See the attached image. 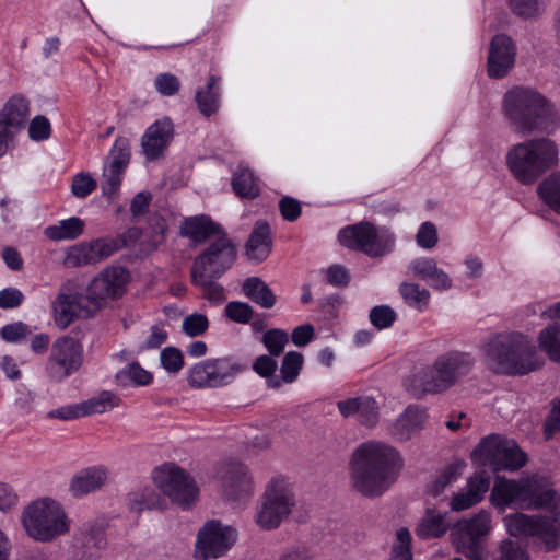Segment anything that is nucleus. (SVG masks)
<instances>
[{
  "instance_id": "48",
  "label": "nucleus",
  "mask_w": 560,
  "mask_h": 560,
  "mask_svg": "<svg viewBox=\"0 0 560 560\" xmlns=\"http://www.w3.org/2000/svg\"><path fill=\"white\" fill-rule=\"evenodd\" d=\"M260 341L271 357H279L289 342V335L282 329L272 328L262 334Z\"/></svg>"
},
{
  "instance_id": "2",
  "label": "nucleus",
  "mask_w": 560,
  "mask_h": 560,
  "mask_svg": "<svg viewBox=\"0 0 560 560\" xmlns=\"http://www.w3.org/2000/svg\"><path fill=\"white\" fill-rule=\"evenodd\" d=\"M502 108L511 126L523 135L551 132L560 121L555 106L530 88L515 86L509 90L503 96Z\"/></svg>"
},
{
  "instance_id": "16",
  "label": "nucleus",
  "mask_w": 560,
  "mask_h": 560,
  "mask_svg": "<svg viewBox=\"0 0 560 560\" xmlns=\"http://www.w3.org/2000/svg\"><path fill=\"white\" fill-rule=\"evenodd\" d=\"M236 256V246L223 232L195 259L191 272L221 277L234 264Z\"/></svg>"
},
{
  "instance_id": "26",
  "label": "nucleus",
  "mask_w": 560,
  "mask_h": 560,
  "mask_svg": "<svg viewBox=\"0 0 560 560\" xmlns=\"http://www.w3.org/2000/svg\"><path fill=\"white\" fill-rule=\"evenodd\" d=\"M404 387L413 398H422L427 394L443 393L432 364L406 376Z\"/></svg>"
},
{
  "instance_id": "43",
  "label": "nucleus",
  "mask_w": 560,
  "mask_h": 560,
  "mask_svg": "<svg viewBox=\"0 0 560 560\" xmlns=\"http://www.w3.org/2000/svg\"><path fill=\"white\" fill-rule=\"evenodd\" d=\"M91 242H83L71 246L65 257L68 267H81L97 264Z\"/></svg>"
},
{
  "instance_id": "23",
  "label": "nucleus",
  "mask_w": 560,
  "mask_h": 560,
  "mask_svg": "<svg viewBox=\"0 0 560 560\" xmlns=\"http://www.w3.org/2000/svg\"><path fill=\"white\" fill-rule=\"evenodd\" d=\"M428 418L425 407L409 405L390 424L389 433L397 441H408L424 429Z\"/></svg>"
},
{
  "instance_id": "22",
  "label": "nucleus",
  "mask_w": 560,
  "mask_h": 560,
  "mask_svg": "<svg viewBox=\"0 0 560 560\" xmlns=\"http://www.w3.org/2000/svg\"><path fill=\"white\" fill-rule=\"evenodd\" d=\"M174 136V126L170 118L158 119L148 127L141 138V148L147 160L154 161L161 158Z\"/></svg>"
},
{
  "instance_id": "7",
  "label": "nucleus",
  "mask_w": 560,
  "mask_h": 560,
  "mask_svg": "<svg viewBox=\"0 0 560 560\" xmlns=\"http://www.w3.org/2000/svg\"><path fill=\"white\" fill-rule=\"evenodd\" d=\"M295 503L293 483L289 478L272 477L265 487L256 523L262 529H275L292 513Z\"/></svg>"
},
{
  "instance_id": "60",
  "label": "nucleus",
  "mask_w": 560,
  "mask_h": 560,
  "mask_svg": "<svg viewBox=\"0 0 560 560\" xmlns=\"http://www.w3.org/2000/svg\"><path fill=\"white\" fill-rule=\"evenodd\" d=\"M97 186L96 180L88 173H79L73 177L71 192L80 199L86 198Z\"/></svg>"
},
{
  "instance_id": "61",
  "label": "nucleus",
  "mask_w": 560,
  "mask_h": 560,
  "mask_svg": "<svg viewBox=\"0 0 560 560\" xmlns=\"http://www.w3.org/2000/svg\"><path fill=\"white\" fill-rule=\"evenodd\" d=\"M209 326V320L203 314H191L184 318L183 330L190 337L202 335Z\"/></svg>"
},
{
  "instance_id": "28",
  "label": "nucleus",
  "mask_w": 560,
  "mask_h": 560,
  "mask_svg": "<svg viewBox=\"0 0 560 560\" xmlns=\"http://www.w3.org/2000/svg\"><path fill=\"white\" fill-rule=\"evenodd\" d=\"M30 118V107L26 98L20 95L10 97L0 110V127L19 133Z\"/></svg>"
},
{
  "instance_id": "5",
  "label": "nucleus",
  "mask_w": 560,
  "mask_h": 560,
  "mask_svg": "<svg viewBox=\"0 0 560 560\" xmlns=\"http://www.w3.org/2000/svg\"><path fill=\"white\" fill-rule=\"evenodd\" d=\"M558 163V148L547 138L532 139L513 145L506 153V165L517 182L534 184Z\"/></svg>"
},
{
  "instance_id": "12",
  "label": "nucleus",
  "mask_w": 560,
  "mask_h": 560,
  "mask_svg": "<svg viewBox=\"0 0 560 560\" xmlns=\"http://www.w3.org/2000/svg\"><path fill=\"white\" fill-rule=\"evenodd\" d=\"M245 370V365L231 357L206 359L188 371V384L192 388H217L233 382Z\"/></svg>"
},
{
  "instance_id": "6",
  "label": "nucleus",
  "mask_w": 560,
  "mask_h": 560,
  "mask_svg": "<svg viewBox=\"0 0 560 560\" xmlns=\"http://www.w3.org/2000/svg\"><path fill=\"white\" fill-rule=\"evenodd\" d=\"M26 535L38 542H51L70 532L71 521L62 505L49 498L35 500L21 513Z\"/></svg>"
},
{
  "instance_id": "41",
  "label": "nucleus",
  "mask_w": 560,
  "mask_h": 560,
  "mask_svg": "<svg viewBox=\"0 0 560 560\" xmlns=\"http://www.w3.org/2000/svg\"><path fill=\"white\" fill-rule=\"evenodd\" d=\"M399 293L405 303L420 312L428 308L430 302V292L413 282H402L399 285Z\"/></svg>"
},
{
  "instance_id": "3",
  "label": "nucleus",
  "mask_w": 560,
  "mask_h": 560,
  "mask_svg": "<svg viewBox=\"0 0 560 560\" xmlns=\"http://www.w3.org/2000/svg\"><path fill=\"white\" fill-rule=\"evenodd\" d=\"M482 353L490 370L506 375L528 374L540 369L545 362L535 345L520 332L492 336L482 346Z\"/></svg>"
},
{
  "instance_id": "30",
  "label": "nucleus",
  "mask_w": 560,
  "mask_h": 560,
  "mask_svg": "<svg viewBox=\"0 0 560 560\" xmlns=\"http://www.w3.org/2000/svg\"><path fill=\"white\" fill-rule=\"evenodd\" d=\"M108 479L105 466H92L72 478L70 491L74 497H83L101 489Z\"/></svg>"
},
{
  "instance_id": "45",
  "label": "nucleus",
  "mask_w": 560,
  "mask_h": 560,
  "mask_svg": "<svg viewBox=\"0 0 560 560\" xmlns=\"http://www.w3.org/2000/svg\"><path fill=\"white\" fill-rule=\"evenodd\" d=\"M167 231V223L161 217H154L150 222V231L148 235L141 241L142 249L151 252L156 249L165 241V233Z\"/></svg>"
},
{
  "instance_id": "20",
  "label": "nucleus",
  "mask_w": 560,
  "mask_h": 560,
  "mask_svg": "<svg viewBox=\"0 0 560 560\" xmlns=\"http://www.w3.org/2000/svg\"><path fill=\"white\" fill-rule=\"evenodd\" d=\"M106 544L103 528L96 523L86 522L73 536V551L70 560H95Z\"/></svg>"
},
{
  "instance_id": "52",
  "label": "nucleus",
  "mask_w": 560,
  "mask_h": 560,
  "mask_svg": "<svg viewBox=\"0 0 560 560\" xmlns=\"http://www.w3.org/2000/svg\"><path fill=\"white\" fill-rule=\"evenodd\" d=\"M304 358L302 353L298 351L288 352L280 368L281 378L284 383H293L303 366Z\"/></svg>"
},
{
  "instance_id": "34",
  "label": "nucleus",
  "mask_w": 560,
  "mask_h": 560,
  "mask_svg": "<svg viewBox=\"0 0 560 560\" xmlns=\"http://www.w3.org/2000/svg\"><path fill=\"white\" fill-rule=\"evenodd\" d=\"M448 529L445 514L428 509L416 527V534L422 539L439 538Z\"/></svg>"
},
{
  "instance_id": "59",
  "label": "nucleus",
  "mask_w": 560,
  "mask_h": 560,
  "mask_svg": "<svg viewBox=\"0 0 560 560\" xmlns=\"http://www.w3.org/2000/svg\"><path fill=\"white\" fill-rule=\"evenodd\" d=\"M439 241L438 229L430 221L423 222L416 234V243L423 249H431L436 246Z\"/></svg>"
},
{
  "instance_id": "1",
  "label": "nucleus",
  "mask_w": 560,
  "mask_h": 560,
  "mask_svg": "<svg viewBox=\"0 0 560 560\" xmlns=\"http://www.w3.org/2000/svg\"><path fill=\"white\" fill-rule=\"evenodd\" d=\"M398 452L390 445L369 441L361 444L350 460L352 488L365 498L383 495L394 483Z\"/></svg>"
},
{
  "instance_id": "9",
  "label": "nucleus",
  "mask_w": 560,
  "mask_h": 560,
  "mask_svg": "<svg viewBox=\"0 0 560 560\" xmlns=\"http://www.w3.org/2000/svg\"><path fill=\"white\" fill-rule=\"evenodd\" d=\"M339 241L343 246L361 250L370 257H381L393 249L395 235L386 228L360 222L343 228L339 232Z\"/></svg>"
},
{
  "instance_id": "57",
  "label": "nucleus",
  "mask_w": 560,
  "mask_h": 560,
  "mask_svg": "<svg viewBox=\"0 0 560 560\" xmlns=\"http://www.w3.org/2000/svg\"><path fill=\"white\" fill-rule=\"evenodd\" d=\"M463 468V463L448 465L433 483L431 490L433 495H439L448 485L455 481L460 476Z\"/></svg>"
},
{
  "instance_id": "54",
  "label": "nucleus",
  "mask_w": 560,
  "mask_h": 560,
  "mask_svg": "<svg viewBox=\"0 0 560 560\" xmlns=\"http://www.w3.org/2000/svg\"><path fill=\"white\" fill-rule=\"evenodd\" d=\"M277 366V361L270 354H261L253 363V370L261 377L269 378L267 383L272 388H278L281 385V381L273 376Z\"/></svg>"
},
{
  "instance_id": "17",
  "label": "nucleus",
  "mask_w": 560,
  "mask_h": 560,
  "mask_svg": "<svg viewBox=\"0 0 560 560\" xmlns=\"http://www.w3.org/2000/svg\"><path fill=\"white\" fill-rule=\"evenodd\" d=\"M129 281V272L120 266H109L103 269L86 288V292L97 312L109 301L120 298Z\"/></svg>"
},
{
  "instance_id": "63",
  "label": "nucleus",
  "mask_w": 560,
  "mask_h": 560,
  "mask_svg": "<svg viewBox=\"0 0 560 560\" xmlns=\"http://www.w3.org/2000/svg\"><path fill=\"white\" fill-rule=\"evenodd\" d=\"M156 91L164 96L175 95L180 86L178 79L172 73H161L154 81Z\"/></svg>"
},
{
  "instance_id": "56",
  "label": "nucleus",
  "mask_w": 560,
  "mask_h": 560,
  "mask_svg": "<svg viewBox=\"0 0 560 560\" xmlns=\"http://www.w3.org/2000/svg\"><path fill=\"white\" fill-rule=\"evenodd\" d=\"M396 318V312L388 305L374 306L370 312V320L377 329L390 327Z\"/></svg>"
},
{
  "instance_id": "24",
  "label": "nucleus",
  "mask_w": 560,
  "mask_h": 560,
  "mask_svg": "<svg viewBox=\"0 0 560 560\" xmlns=\"http://www.w3.org/2000/svg\"><path fill=\"white\" fill-rule=\"evenodd\" d=\"M408 271L412 273L413 277L425 281L434 290L446 291L453 287L451 277L438 266L434 258H416L408 265Z\"/></svg>"
},
{
  "instance_id": "64",
  "label": "nucleus",
  "mask_w": 560,
  "mask_h": 560,
  "mask_svg": "<svg viewBox=\"0 0 560 560\" xmlns=\"http://www.w3.org/2000/svg\"><path fill=\"white\" fill-rule=\"evenodd\" d=\"M497 560H528V557L516 542L505 540L500 545V557Z\"/></svg>"
},
{
  "instance_id": "46",
  "label": "nucleus",
  "mask_w": 560,
  "mask_h": 560,
  "mask_svg": "<svg viewBox=\"0 0 560 560\" xmlns=\"http://www.w3.org/2000/svg\"><path fill=\"white\" fill-rule=\"evenodd\" d=\"M124 173H125V171H122V170L113 167L107 164L105 165L103 175H102L103 178H102L101 188H102L103 195L107 199L113 200L118 196L120 185L122 182Z\"/></svg>"
},
{
  "instance_id": "62",
  "label": "nucleus",
  "mask_w": 560,
  "mask_h": 560,
  "mask_svg": "<svg viewBox=\"0 0 560 560\" xmlns=\"http://www.w3.org/2000/svg\"><path fill=\"white\" fill-rule=\"evenodd\" d=\"M30 334V327L22 322L5 325L0 329L1 338L8 342H19Z\"/></svg>"
},
{
  "instance_id": "35",
  "label": "nucleus",
  "mask_w": 560,
  "mask_h": 560,
  "mask_svg": "<svg viewBox=\"0 0 560 560\" xmlns=\"http://www.w3.org/2000/svg\"><path fill=\"white\" fill-rule=\"evenodd\" d=\"M242 289L247 298L264 308H271L276 303V295L260 278H247Z\"/></svg>"
},
{
  "instance_id": "8",
  "label": "nucleus",
  "mask_w": 560,
  "mask_h": 560,
  "mask_svg": "<svg viewBox=\"0 0 560 560\" xmlns=\"http://www.w3.org/2000/svg\"><path fill=\"white\" fill-rule=\"evenodd\" d=\"M97 313L88 292L83 294L73 280L62 283L51 302V316L59 329L68 328L75 319L92 318Z\"/></svg>"
},
{
  "instance_id": "14",
  "label": "nucleus",
  "mask_w": 560,
  "mask_h": 560,
  "mask_svg": "<svg viewBox=\"0 0 560 560\" xmlns=\"http://www.w3.org/2000/svg\"><path fill=\"white\" fill-rule=\"evenodd\" d=\"M82 363V345L72 337L63 336L54 341L45 372L50 380L61 382L79 371Z\"/></svg>"
},
{
  "instance_id": "39",
  "label": "nucleus",
  "mask_w": 560,
  "mask_h": 560,
  "mask_svg": "<svg viewBox=\"0 0 560 560\" xmlns=\"http://www.w3.org/2000/svg\"><path fill=\"white\" fill-rule=\"evenodd\" d=\"M538 195L560 215V171L551 173L539 184Z\"/></svg>"
},
{
  "instance_id": "11",
  "label": "nucleus",
  "mask_w": 560,
  "mask_h": 560,
  "mask_svg": "<svg viewBox=\"0 0 560 560\" xmlns=\"http://www.w3.org/2000/svg\"><path fill=\"white\" fill-rule=\"evenodd\" d=\"M156 488L172 502L182 506H190L197 499L198 488L187 471L173 463H165L152 472Z\"/></svg>"
},
{
  "instance_id": "42",
  "label": "nucleus",
  "mask_w": 560,
  "mask_h": 560,
  "mask_svg": "<svg viewBox=\"0 0 560 560\" xmlns=\"http://www.w3.org/2000/svg\"><path fill=\"white\" fill-rule=\"evenodd\" d=\"M217 278L209 273L191 272L192 283L201 288L203 296L213 303L220 304L225 301V294L223 287L213 281Z\"/></svg>"
},
{
  "instance_id": "55",
  "label": "nucleus",
  "mask_w": 560,
  "mask_h": 560,
  "mask_svg": "<svg viewBox=\"0 0 560 560\" xmlns=\"http://www.w3.org/2000/svg\"><path fill=\"white\" fill-rule=\"evenodd\" d=\"M225 316L235 323L247 324L253 317V307L244 302H229L224 308Z\"/></svg>"
},
{
  "instance_id": "49",
  "label": "nucleus",
  "mask_w": 560,
  "mask_h": 560,
  "mask_svg": "<svg viewBox=\"0 0 560 560\" xmlns=\"http://www.w3.org/2000/svg\"><path fill=\"white\" fill-rule=\"evenodd\" d=\"M514 14L523 19H535L545 11L544 0H508Z\"/></svg>"
},
{
  "instance_id": "29",
  "label": "nucleus",
  "mask_w": 560,
  "mask_h": 560,
  "mask_svg": "<svg viewBox=\"0 0 560 560\" xmlns=\"http://www.w3.org/2000/svg\"><path fill=\"white\" fill-rule=\"evenodd\" d=\"M271 233L267 222L258 221L245 245V255L248 260L260 262L265 260L271 252Z\"/></svg>"
},
{
  "instance_id": "32",
  "label": "nucleus",
  "mask_w": 560,
  "mask_h": 560,
  "mask_svg": "<svg viewBox=\"0 0 560 560\" xmlns=\"http://www.w3.org/2000/svg\"><path fill=\"white\" fill-rule=\"evenodd\" d=\"M220 77L210 75L207 85L197 90L195 100L200 113L207 117L215 113L220 106Z\"/></svg>"
},
{
  "instance_id": "50",
  "label": "nucleus",
  "mask_w": 560,
  "mask_h": 560,
  "mask_svg": "<svg viewBox=\"0 0 560 560\" xmlns=\"http://www.w3.org/2000/svg\"><path fill=\"white\" fill-rule=\"evenodd\" d=\"M130 161V143L125 137H118L109 152L107 165L126 171Z\"/></svg>"
},
{
  "instance_id": "44",
  "label": "nucleus",
  "mask_w": 560,
  "mask_h": 560,
  "mask_svg": "<svg viewBox=\"0 0 560 560\" xmlns=\"http://www.w3.org/2000/svg\"><path fill=\"white\" fill-rule=\"evenodd\" d=\"M232 186L234 191L241 197L255 198L259 194L257 179L249 168H241L236 172Z\"/></svg>"
},
{
  "instance_id": "53",
  "label": "nucleus",
  "mask_w": 560,
  "mask_h": 560,
  "mask_svg": "<svg viewBox=\"0 0 560 560\" xmlns=\"http://www.w3.org/2000/svg\"><path fill=\"white\" fill-rule=\"evenodd\" d=\"M91 244L97 262L108 258L115 252L126 246L125 240L120 236L96 238Z\"/></svg>"
},
{
  "instance_id": "4",
  "label": "nucleus",
  "mask_w": 560,
  "mask_h": 560,
  "mask_svg": "<svg viewBox=\"0 0 560 560\" xmlns=\"http://www.w3.org/2000/svg\"><path fill=\"white\" fill-rule=\"evenodd\" d=\"M491 502L504 510L516 505L524 509H547L560 514V498L547 478L533 475L518 480L498 477L491 491Z\"/></svg>"
},
{
  "instance_id": "21",
  "label": "nucleus",
  "mask_w": 560,
  "mask_h": 560,
  "mask_svg": "<svg viewBox=\"0 0 560 560\" xmlns=\"http://www.w3.org/2000/svg\"><path fill=\"white\" fill-rule=\"evenodd\" d=\"M516 48L513 40L504 35H495L491 43L488 56V73L491 78H503L513 68Z\"/></svg>"
},
{
  "instance_id": "25",
  "label": "nucleus",
  "mask_w": 560,
  "mask_h": 560,
  "mask_svg": "<svg viewBox=\"0 0 560 560\" xmlns=\"http://www.w3.org/2000/svg\"><path fill=\"white\" fill-rule=\"evenodd\" d=\"M491 529V516L487 511H480L471 518L458 522L451 532L452 541H479Z\"/></svg>"
},
{
  "instance_id": "47",
  "label": "nucleus",
  "mask_w": 560,
  "mask_h": 560,
  "mask_svg": "<svg viewBox=\"0 0 560 560\" xmlns=\"http://www.w3.org/2000/svg\"><path fill=\"white\" fill-rule=\"evenodd\" d=\"M411 540L410 532L406 527L399 528L392 544L390 560H413Z\"/></svg>"
},
{
  "instance_id": "33",
  "label": "nucleus",
  "mask_w": 560,
  "mask_h": 560,
  "mask_svg": "<svg viewBox=\"0 0 560 560\" xmlns=\"http://www.w3.org/2000/svg\"><path fill=\"white\" fill-rule=\"evenodd\" d=\"M85 223L78 217L60 220L45 229L44 234L51 241L75 240L83 234Z\"/></svg>"
},
{
  "instance_id": "27",
  "label": "nucleus",
  "mask_w": 560,
  "mask_h": 560,
  "mask_svg": "<svg viewBox=\"0 0 560 560\" xmlns=\"http://www.w3.org/2000/svg\"><path fill=\"white\" fill-rule=\"evenodd\" d=\"M404 387L413 398H422L427 394L443 393L432 364L406 376Z\"/></svg>"
},
{
  "instance_id": "58",
  "label": "nucleus",
  "mask_w": 560,
  "mask_h": 560,
  "mask_svg": "<svg viewBox=\"0 0 560 560\" xmlns=\"http://www.w3.org/2000/svg\"><path fill=\"white\" fill-rule=\"evenodd\" d=\"M160 360L162 366L172 374L178 373L184 366V357L175 347H166L161 351Z\"/></svg>"
},
{
  "instance_id": "19",
  "label": "nucleus",
  "mask_w": 560,
  "mask_h": 560,
  "mask_svg": "<svg viewBox=\"0 0 560 560\" xmlns=\"http://www.w3.org/2000/svg\"><path fill=\"white\" fill-rule=\"evenodd\" d=\"M223 495L232 502L247 501L254 493L255 482L248 468L240 462H228L221 468Z\"/></svg>"
},
{
  "instance_id": "38",
  "label": "nucleus",
  "mask_w": 560,
  "mask_h": 560,
  "mask_svg": "<svg viewBox=\"0 0 560 560\" xmlns=\"http://www.w3.org/2000/svg\"><path fill=\"white\" fill-rule=\"evenodd\" d=\"M116 382L120 386H145L149 385L153 376L144 370L138 362H132L116 373Z\"/></svg>"
},
{
  "instance_id": "15",
  "label": "nucleus",
  "mask_w": 560,
  "mask_h": 560,
  "mask_svg": "<svg viewBox=\"0 0 560 560\" xmlns=\"http://www.w3.org/2000/svg\"><path fill=\"white\" fill-rule=\"evenodd\" d=\"M553 517L529 516L523 513L510 514L504 517L506 530L512 536H537L548 549H553L560 540V523Z\"/></svg>"
},
{
  "instance_id": "51",
  "label": "nucleus",
  "mask_w": 560,
  "mask_h": 560,
  "mask_svg": "<svg viewBox=\"0 0 560 560\" xmlns=\"http://www.w3.org/2000/svg\"><path fill=\"white\" fill-rule=\"evenodd\" d=\"M378 405L376 400L369 396L358 397V420L366 425L374 427L378 421Z\"/></svg>"
},
{
  "instance_id": "37",
  "label": "nucleus",
  "mask_w": 560,
  "mask_h": 560,
  "mask_svg": "<svg viewBox=\"0 0 560 560\" xmlns=\"http://www.w3.org/2000/svg\"><path fill=\"white\" fill-rule=\"evenodd\" d=\"M120 398L110 390H103L88 400L81 402L83 416L104 413L119 406Z\"/></svg>"
},
{
  "instance_id": "18",
  "label": "nucleus",
  "mask_w": 560,
  "mask_h": 560,
  "mask_svg": "<svg viewBox=\"0 0 560 560\" xmlns=\"http://www.w3.org/2000/svg\"><path fill=\"white\" fill-rule=\"evenodd\" d=\"M475 365V359L468 352L450 350L438 355L432 366L444 392L459 384Z\"/></svg>"
},
{
  "instance_id": "31",
  "label": "nucleus",
  "mask_w": 560,
  "mask_h": 560,
  "mask_svg": "<svg viewBox=\"0 0 560 560\" xmlns=\"http://www.w3.org/2000/svg\"><path fill=\"white\" fill-rule=\"evenodd\" d=\"M223 231L207 215L186 218L180 225V235L196 243H202L210 236H219Z\"/></svg>"
},
{
  "instance_id": "36",
  "label": "nucleus",
  "mask_w": 560,
  "mask_h": 560,
  "mask_svg": "<svg viewBox=\"0 0 560 560\" xmlns=\"http://www.w3.org/2000/svg\"><path fill=\"white\" fill-rule=\"evenodd\" d=\"M538 347L553 362L560 363V324H550L537 337Z\"/></svg>"
},
{
  "instance_id": "13",
  "label": "nucleus",
  "mask_w": 560,
  "mask_h": 560,
  "mask_svg": "<svg viewBox=\"0 0 560 560\" xmlns=\"http://www.w3.org/2000/svg\"><path fill=\"white\" fill-rule=\"evenodd\" d=\"M237 532L234 527L212 520L198 530L195 541L196 560H214L224 557L235 545Z\"/></svg>"
},
{
  "instance_id": "40",
  "label": "nucleus",
  "mask_w": 560,
  "mask_h": 560,
  "mask_svg": "<svg viewBox=\"0 0 560 560\" xmlns=\"http://www.w3.org/2000/svg\"><path fill=\"white\" fill-rule=\"evenodd\" d=\"M162 500L160 494L151 488L135 490L128 494V506L130 511L140 514L145 510L160 508Z\"/></svg>"
},
{
  "instance_id": "10",
  "label": "nucleus",
  "mask_w": 560,
  "mask_h": 560,
  "mask_svg": "<svg viewBox=\"0 0 560 560\" xmlns=\"http://www.w3.org/2000/svg\"><path fill=\"white\" fill-rule=\"evenodd\" d=\"M472 458L494 470H516L523 467L527 457L515 441L500 435H489L472 452Z\"/></svg>"
}]
</instances>
